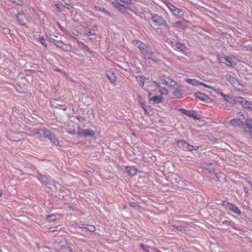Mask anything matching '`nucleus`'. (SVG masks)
I'll use <instances>...</instances> for the list:
<instances>
[{
    "mask_svg": "<svg viewBox=\"0 0 252 252\" xmlns=\"http://www.w3.org/2000/svg\"><path fill=\"white\" fill-rule=\"evenodd\" d=\"M250 106L251 107H250V108L249 109L252 111V105H250Z\"/></svg>",
    "mask_w": 252,
    "mask_h": 252,
    "instance_id": "4d7b16f0",
    "label": "nucleus"
},
{
    "mask_svg": "<svg viewBox=\"0 0 252 252\" xmlns=\"http://www.w3.org/2000/svg\"><path fill=\"white\" fill-rule=\"evenodd\" d=\"M64 6L68 9H70L71 8H72V6L71 4H70L69 3H65Z\"/></svg>",
    "mask_w": 252,
    "mask_h": 252,
    "instance_id": "58836bf2",
    "label": "nucleus"
},
{
    "mask_svg": "<svg viewBox=\"0 0 252 252\" xmlns=\"http://www.w3.org/2000/svg\"><path fill=\"white\" fill-rule=\"evenodd\" d=\"M72 33L75 36H80L82 34L81 32L77 30H74L72 31Z\"/></svg>",
    "mask_w": 252,
    "mask_h": 252,
    "instance_id": "f704fd0d",
    "label": "nucleus"
},
{
    "mask_svg": "<svg viewBox=\"0 0 252 252\" xmlns=\"http://www.w3.org/2000/svg\"><path fill=\"white\" fill-rule=\"evenodd\" d=\"M113 6L117 10L120 11H124L126 9V7L124 5L120 4L117 1H113L112 3Z\"/></svg>",
    "mask_w": 252,
    "mask_h": 252,
    "instance_id": "dca6fc26",
    "label": "nucleus"
},
{
    "mask_svg": "<svg viewBox=\"0 0 252 252\" xmlns=\"http://www.w3.org/2000/svg\"><path fill=\"white\" fill-rule=\"evenodd\" d=\"M180 110L183 111V113L187 116L188 112H189V111L186 110L184 109H181Z\"/></svg>",
    "mask_w": 252,
    "mask_h": 252,
    "instance_id": "09e8293b",
    "label": "nucleus"
},
{
    "mask_svg": "<svg viewBox=\"0 0 252 252\" xmlns=\"http://www.w3.org/2000/svg\"><path fill=\"white\" fill-rule=\"evenodd\" d=\"M54 70L56 71H60V72L61 71V70L58 67L55 68Z\"/></svg>",
    "mask_w": 252,
    "mask_h": 252,
    "instance_id": "603ef678",
    "label": "nucleus"
},
{
    "mask_svg": "<svg viewBox=\"0 0 252 252\" xmlns=\"http://www.w3.org/2000/svg\"><path fill=\"white\" fill-rule=\"evenodd\" d=\"M230 124L234 126H243L242 125H241V122L240 121H239V120H237V119H236V118H234V119H232L230 121Z\"/></svg>",
    "mask_w": 252,
    "mask_h": 252,
    "instance_id": "5701e85b",
    "label": "nucleus"
},
{
    "mask_svg": "<svg viewBox=\"0 0 252 252\" xmlns=\"http://www.w3.org/2000/svg\"><path fill=\"white\" fill-rule=\"evenodd\" d=\"M130 205L131 207L133 208H136L137 207H138V205L134 202H131L130 203Z\"/></svg>",
    "mask_w": 252,
    "mask_h": 252,
    "instance_id": "a18cd8bd",
    "label": "nucleus"
},
{
    "mask_svg": "<svg viewBox=\"0 0 252 252\" xmlns=\"http://www.w3.org/2000/svg\"><path fill=\"white\" fill-rule=\"evenodd\" d=\"M17 17L18 22L21 25H26L29 22L28 18L22 13H19Z\"/></svg>",
    "mask_w": 252,
    "mask_h": 252,
    "instance_id": "9d476101",
    "label": "nucleus"
},
{
    "mask_svg": "<svg viewBox=\"0 0 252 252\" xmlns=\"http://www.w3.org/2000/svg\"><path fill=\"white\" fill-rule=\"evenodd\" d=\"M166 5L167 7L169 9V10L171 11V12L173 13V12L175 10V9L177 8L175 6H174L172 4L169 2H165Z\"/></svg>",
    "mask_w": 252,
    "mask_h": 252,
    "instance_id": "393cba45",
    "label": "nucleus"
},
{
    "mask_svg": "<svg viewBox=\"0 0 252 252\" xmlns=\"http://www.w3.org/2000/svg\"><path fill=\"white\" fill-rule=\"evenodd\" d=\"M77 119L78 120H80L81 119V117H77Z\"/></svg>",
    "mask_w": 252,
    "mask_h": 252,
    "instance_id": "bf43d9fd",
    "label": "nucleus"
},
{
    "mask_svg": "<svg viewBox=\"0 0 252 252\" xmlns=\"http://www.w3.org/2000/svg\"><path fill=\"white\" fill-rule=\"evenodd\" d=\"M227 80L231 83L232 85H233L235 87H237L239 85H240V83L237 80V79L230 75H227L226 76Z\"/></svg>",
    "mask_w": 252,
    "mask_h": 252,
    "instance_id": "ddd939ff",
    "label": "nucleus"
},
{
    "mask_svg": "<svg viewBox=\"0 0 252 252\" xmlns=\"http://www.w3.org/2000/svg\"><path fill=\"white\" fill-rule=\"evenodd\" d=\"M3 32L5 34H8L10 32V30L8 28H5L3 29Z\"/></svg>",
    "mask_w": 252,
    "mask_h": 252,
    "instance_id": "ea45409f",
    "label": "nucleus"
},
{
    "mask_svg": "<svg viewBox=\"0 0 252 252\" xmlns=\"http://www.w3.org/2000/svg\"><path fill=\"white\" fill-rule=\"evenodd\" d=\"M219 94L223 97L224 100L230 103H237L238 96H229V95H226L222 93H220Z\"/></svg>",
    "mask_w": 252,
    "mask_h": 252,
    "instance_id": "6e6552de",
    "label": "nucleus"
},
{
    "mask_svg": "<svg viewBox=\"0 0 252 252\" xmlns=\"http://www.w3.org/2000/svg\"><path fill=\"white\" fill-rule=\"evenodd\" d=\"M138 100H139V104L140 105V106L144 109H145V108H144V106L145 105L144 103L141 102L140 101V97H138Z\"/></svg>",
    "mask_w": 252,
    "mask_h": 252,
    "instance_id": "49530a36",
    "label": "nucleus"
},
{
    "mask_svg": "<svg viewBox=\"0 0 252 252\" xmlns=\"http://www.w3.org/2000/svg\"><path fill=\"white\" fill-rule=\"evenodd\" d=\"M139 83H140V85L141 86V87H143L144 86V81H143V79H142L141 77L140 78V80H139Z\"/></svg>",
    "mask_w": 252,
    "mask_h": 252,
    "instance_id": "37998d69",
    "label": "nucleus"
},
{
    "mask_svg": "<svg viewBox=\"0 0 252 252\" xmlns=\"http://www.w3.org/2000/svg\"><path fill=\"white\" fill-rule=\"evenodd\" d=\"M187 116L192 117L196 119H199L196 112L194 111H189V112H188Z\"/></svg>",
    "mask_w": 252,
    "mask_h": 252,
    "instance_id": "bb28decb",
    "label": "nucleus"
},
{
    "mask_svg": "<svg viewBox=\"0 0 252 252\" xmlns=\"http://www.w3.org/2000/svg\"><path fill=\"white\" fill-rule=\"evenodd\" d=\"M164 101V99L162 96H154L149 98L150 103L153 104H157L161 103Z\"/></svg>",
    "mask_w": 252,
    "mask_h": 252,
    "instance_id": "f8f14e48",
    "label": "nucleus"
},
{
    "mask_svg": "<svg viewBox=\"0 0 252 252\" xmlns=\"http://www.w3.org/2000/svg\"><path fill=\"white\" fill-rule=\"evenodd\" d=\"M245 123L247 126L252 130L251 131H252V119H247Z\"/></svg>",
    "mask_w": 252,
    "mask_h": 252,
    "instance_id": "c85d7f7f",
    "label": "nucleus"
},
{
    "mask_svg": "<svg viewBox=\"0 0 252 252\" xmlns=\"http://www.w3.org/2000/svg\"><path fill=\"white\" fill-rule=\"evenodd\" d=\"M55 230H56L55 229H52V228L50 229V231H51V232H54V231H55Z\"/></svg>",
    "mask_w": 252,
    "mask_h": 252,
    "instance_id": "5fc2aeb1",
    "label": "nucleus"
},
{
    "mask_svg": "<svg viewBox=\"0 0 252 252\" xmlns=\"http://www.w3.org/2000/svg\"><path fill=\"white\" fill-rule=\"evenodd\" d=\"M186 81L189 84L193 86H197L198 85H201V86H204L208 89L212 90L215 92H217L216 90L212 86L206 85V84H205L202 82H201L195 79H186Z\"/></svg>",
    "mask_w": 252,
    "mask_h": 252,
    "instance_id": "20e7f679",
    "label": "nucleus"
},
{
    "mask_svg": "<svg viewBox=\"0 0 252 252\" xmlns=\"http://www.w3.org/2000/svg\"><path fill=\"white\" fill-rule=\"evenodd\" d=\"M140 246H141V247L142 248V249H143V250L145 252H149L150 247L149 246H145L143 244H141Z\"/></svg>",
    "mask_w": 252,
    "mask_h": 252,
    "instance_id": "473e14b6",
    "label": "nucleus"
},
{
    "mask_svg": "<svg viewBox=\"0 0 252 252\" xmlns=\"http://www.w3.org/2000/svg\"><path fill=\"white\" fill-rule=\"evenodd\" d=\"M158 90L159 92L160 93V96L166 95L168 94V91L167 89L164 88H163L161 86H158Z\"/></svg>",
    "mask_w": 252,
    "mask_h": 252,
    "instance_id": "aec40b11",
    "label": "nucleus"
},
{
    "mask_svg": "<svg viewBox=\"0 0 252 252\" xmlns=\"http://www.w3.org/2000/svg\"><path fill=\"white\" fill-rule=\"evenodd\" d=\"M153 84H154L158 88V86H160L158 83L156 81H154L153 82Z\"/></svg>",
    "mask_w": 252,
    "mask_h": 252,
    "instance_id": "8fccbe9b",
    "label": "nucleus"
},
{
    "mask_svg": "<svg viewBox=\"0 0 252 252\" xmlns=\"http://www.w3.org/2000/svg\"><path fill=\"white\" fill-rule=\"evenodd\" d=\"M244 189H245V190L246 191H247V189H247V188H245Z\"/></svg>",
    "mask_w": 252,
    "mask_h": 252,
    "instance_id": "052dcab7",
    "label": "nucleus"
},
{
    "mask_svg": "<svg viewBox=\"0 0 252 252\" xmlns=\"http://www.w3.org/2000/svg\"><path fill=\"white\" fill-rule=\"evenodd\" d=\"M45 137L48 138L50 141L55 145H59V142L56 137L53 134L50 133V132H45L44 133Z\"/></svg>",
    "mask_w": 252,
    "mask_h": 252,
    "instance_id": "1a4fd4ad",
    "label": "nucleus"
},
{
    "mask_svg": "<svg viewBox=\"0 0 252 252\" xmlns=\"http://www.w3.org/2000/svg\"><path fill=\"white\" fill-rule=\"evenodd\" d=\"M226 207L228 209L232 211L235 213L237 214H240V210L235 205L229 203L227 204Z\"/></svg>",
    "mask_w": 252,
    "mask_h": 252,
    "instance_id": "2eb2a0df",
    "label": "nucleus"
},
{
    "mask_svg": "<svg viewBox=\"0 0 252 252\" xmlns=\"http://www.w3.org/2000/svg\"><path fill=\"white\" fill-rule=\"evenodd\" d=\"M196 98L199 99V100L203 101H207L209 99V97L200 92H197L194 94Z\"/></svg>",
    "mask_w": 252,
    "mask_h": 252,
    "instance_id": "4468645a",
    "label": "nucleus"
},
{
    "mask_svg": "<svg viewBox=\"0 0 252 252\" xmlns=\"http://www.w3.org/2000/svg\"><path fill=\"white\" fill-rule=\"evenodd\" d=\"M250 135L251 137L252 138V131L250 132Z\"/></svg>",
    "mask_w": 252,
    "mask_h": 252,
    "instance_id": "6e6d98bb",
    "label": "nucleus"
},
{
    "mask_svg": "<svg viewBox=\"0 0 252 252\" xmlns=\"http://www.w3.org/2000/svg\"><path fill=\"white\" fill-rule=\"evenodd\" d=\"M55 44H56V45L57 46H58V47H61V48H63V45H65V44H64L62 41H60V40H57V41L56 42V43H55ZM65 45H66V44H65ZM67 45H66V46H67Z\"/></svg>",
    "mask_w": 252,
    "mask_h": 252,
    "instance_id": "72a5a7b5",
    "label": "nucleus"
},
{
    "mask_svg": "<svg viewBox=\"0 0 252 252\" xmlns=\"http://www.w3.org/2000/svg\"><path fill=\"white\" fill-rule=\"evenodd\" d=\"M58 25L62 31L63 32H66V30L63 27H62L59 23H58Z\"/></svg>",
    "mask_w": 252,
    "mask_h": 252,
    "instance_id": "a19ab883",
    "label": "nucleus"
},
{
    "mask_svg": "<svg viewBox=\"0 0 252 252\" xmlns=\"http://www.w3.org/2000/svg\"><path fill=\"white\" fill-rule=\"evenodd\" d=\"M151 95H152L151 93L149 92V96H150Z\"/></svg>",
    "mask_w": 252,
    "mask_h": 252,
    "instance_id": "13d9d810",
    "label": "nucleus"
},
{
    "mask_svg": "<svg viewBox=\"0 0 252 252\" xmlns=\"http://www.w3.org/2000/svg\"><path fill=\"white\" fill-rule=\"evenodd\" d=\"M67 132L71 135H74L75 134L76 132H75V131L74 130H68L67 131Z\"/></svg>",
    "mask_w": 252,
    "mask_h": 252,
    "instance_id": "c03bdc74",
    "label": "nucleus"
},
{
    "mask_svg": "<svg viewBox=\"0 0 252 252\" xmlns=\"http://www.w3.org/2000/svg\"><path fill=\"white\" fill-rule=\"evenodd\" d=\"M126 171L130 176H134L136 174L137 169L133 166H130L126 168Z\"/></svg>",
    "mask_w": 252,
    "mask_h": 252,
    "instance_id": "f3484780",
    "label": "nucleus"
},
{
    "mask_svg": "<svg viewBox=\"0 0 252 252\" xmlns=\"http://www.w3.org/2000/svg\"><path fill=\"white\" fill-rule=\"evenodd\" d=\"M173 26L175 27L179 28L181 27L182 24L180 22H176L173 24Z\"/></svg>",
    "mask_w": 252,
    "mask_h": 252,
    "instance_id": "e433bc0d",
    "label": "nucleus"
},
{
    "mask_svg": "<svg viewBox=\"0 0 252 252\" xmlns=\"http://www.w3.org/2000/svg\"><path fill=\"white\" fill-rule=\"evenodd\" d=\"M161 81L163 85H167L174 90L180 89L181 88V84L167 77H162Z\"/></svg>",
    "mask_w": 252,
    "mask_h": 252,
    "instance_id": "f03ea898",
    "label": "nucleus"
},
{
    "mask_svg": "<svg viewBox=\"0 0 252 252\" xmlns=\"http://www.w3.org/2000/svg\"><path fill=\"white\" fill-rule=\"evenodd\" d=\"M175 47L181 51H183L184 49V45L180 42H177L175 44Z\"/></svg>",
    "mask_w": 252,
    "mask_h": 252,
    "instance_id": "c756f323",
    "label": "nucleus"
},
{
    "mask_svg": "<svg viewBox=\"0 0 252 252\" xmlns=\"http://www.w3.org/2000/svg\"><path fill=\"white\" fill-rule=\"evenodd\" d=\"M107 77L112 83H114L116 80V76L113 73H111L110 75L107 74Z\"/></svg>",
    "mask_w": 252,
    "mask_h": 252,
    "instance_id": "a878e982",
    "label": "nucleus"
},
{
    "mask_svg": "<svg viewBox=\"0 0 252 252\" xmlns=\"http://www.w3.org/2000/svg\"><path fill=\"white\" fill-rule=\"evenodd\" d=\"M133 44L138 48L141 53L149 59H151L155 62L158 60L156 55H154V53L149 49V47L144 44L143 43L138 40H133Z\"/></svg>",
    "mask_w": 252,
    "mask_h": 252,
    "instance_id": "f257e3e1",
    "label": "nucleus"
},
{
    "mask_svg": "<svg viewBox=\"0 0 252 252\" xmlns=\"http://www.w3.org/2000/svg\"><path fill=\"white\" fill-rule=\"evenodd\" d=\"M173 14L177 17H183L184 15V12L177 8L173 12Z\"/></svg>",
    "mask_w": 252,
    "mask_h": 252,
    "instance_id": "412c9836",
    "label": "nucleus"
},
{
    "mask_svg": "<svg viewBox=\"0 0 252 252\" xmlns=\"http://www.w3.org/2000/svg\"><path fill=\"white\" fill-rule=\"evenodd\" d=\"M38 180L43 183H47L48 181V179L47 177L45 176H42L40 175L38 177Z\"/></svg>",
    "mask_w": 252,
    "mask_h": 252,
    "instance_id": "cd10ccee",
    "label": "nucleus"
},
{
    "mask_svg": "<svg viewBox=\"0 0 252 252\" xmlns=\"http://www.w3.org/2000/svg\"><path fill=\"white\" fill-rule=\"evenodd\" d=\"M94 34V32H92V31L90 29H89L88 32L87 33V35L88 36H91V35H93Z\"/></svg>",
    "mask_w": 252,
    "mask_h": 252,
    "instance_id": "79ce46f5",
    "label": "nucleus"
},
{
    "mask_svg": "<svg viewBox=\"0 0 252 252\" xmlns=\"http://www.w3.org/2000/svg\"><path fill=\"white\" fill-rule=\"evenodd\" d=\"M176 91L173 93V95L175 97L179 98L182 97L183 93L180 89L175 90Z\"/></svg>",
    "mask_w": 252,
    "mask_h": 252,
    "instance_id": "4be33fe9",
    "label": "nucleus"
},
{
    "mask_svg": "<svg viewBox=\"0 0 252 252\" xmlns=\"http://www.w3.org/2000/svg\"><path fill=\"white\" fill-rule=\"evenodd\" d=\"M151 249L155 251V252H157V251L158 250L155 247H152Z\"/></svg>",
    "mask_w": 252,
    "mask_h": 252,
    "instance_id": "864d4df0",
    "label": "nucleus"
},
{
    "mask_svg": "<svg viewBox=\"0 0 252 252\" xmlns=\"http://www.w3.org/2000/svg\"><path fill=\"white\" fill-rule=\"evenodd\" d=\"M119 1L123 2L125 4H127V5L131 3V0H120Z\"/></svg>",
    "mask_w": 252,
    "mask_h": 252,
    "instance_id": "4c0bfd02",
    "label": "nucleus"
},
{
    "mask_svg": "<svg viewBox=\"0 0 252 252\" xmlns=\"http://www.w3.org/2000/svg\"><path fill=\"white\" fill-rule=\"evenodd\" d=\"M237 103H240L243 107L246 108L248 109L250 108L251 107L250 105H252V104L246 100L245 98L239 96H238Z\"/></svg>",
    "mask_w": 252,
    "mask_h": 252,
    "instance_id": "9b49d317",
    "label": "nucleus"
},
{
    "mask_svg": "<svg viewBox=\"0 0 252 252\" xmlns=\"http://www.w3.org/2000/svg\"><path fill=\"white\" fill-rule=\"evenodd\" d=\"M177 144L179 147L182 148L184 150L191 151L192 150H197L198 149V147H194L182 140L177 141Z\"/></svg>",
    "mask_w": 252,
    "mask_h": 252,
    "instance_id": "7ed1b4c3",
    "label": "nucleus"
},
{
    "mask_svg": "<svg viewBox=\"0 0 252 252\" xmlns=\"http://www.w3.org/2000/svg\"><path fill=\"white\" fill-rule=\"evenodd\" d=\"M152 22L156 26L162 25L165 24V21L163 18L157 14L152 15Z\"/></svg>",
    "mask_w": 252,
    "mask_h": 252,
    "instance_id": "0eeeda50",
    "label": "nucleus"
},
{
    "mask_svg": "<svg viewBox=\"0 0 252 252\" xmlns=\"http://www.w3.org/2000/svg\"><path fill=\"white\" fill-rule=\"evenodd\" d=\"M47 220L49 221H54L57 219V217L55 215H51L47 217Z\"/></svg>",
    "mask_w": 252,
    "mask_h": 252,
    "instance_id": "2f4dec72",
    "label": "nucleus"
},
{
    "mask_svg": "<svg viewBox=\"0 0 252 252\" xmlns=\"http://www.w3.org/2000/svg\"><path fill=\"white\" fill-rule=\"evenodd\" d=\"M77 134L80 137H93L95 134L94 132L91 129H81Z\"/></svg>",
    "mask_w": 252,
    "mask_h": 252,
    "instance_id": "423d86ee",
    "label": "nucleus"
},
{
    "mask_svg": "<svg viewBox=\"0 0 252 252\" xmlns=\"http://www.w3.org/2000/svg\"><path fill=\"white\" fill-rule=\"evenodd\" d=\"M219 62L220 63H225L228 66H233L235 65V59L232 57L226 56L219 58Z\"/></svg>",
    "mask_w": 252,
    "mask_h": 252,
    "instance_id": "39448f33",
    "label": "nucleus"
},
{
    "mask_svg": "<svg viewBox=\"0 0 252 252\" xmlns=\"http://www.w3.org/2000/svg\"><path fill=\"white\" fill-rule=\"evenodd\" d=\"M236 119L239 120L241 122V125L243 126L245 124L246 119L243 115V113L241 112H238L236 115Z\"/></svg>",
    "mask_w": 252,
    "mask_h": 252,
    "instance_id": "a211bd4d",
    "label": "nucleus"
},
{
    "mask_svg": "<svg viewBox=\"0 0 252 252\" xmlns=\"http://www.w3.org/2000/svg\"><path fill=\"white\" fill-rule=\"evenodd\" d=\"M55 5L57 9H60V5L59 3H56Z\"/></svg>",
    "mask_w": 252,
    "mask_h": 252,
    "instance_id": "3c124183",
    "label": "nucleus"
},
{
    "mask_svg": "<svg viewBox=\"0 0 252 252\" xmlns=\"http://www.w3.org/2000/svg\"><path fill=\"white\" fill-rule=\"evenodd\" d=\"M173 227L178 231H182L184 230V227L182 226L173 225Z\"/></svg>",
    "mask_w": 252,
    "mask_h": 252,
    "instance_id": "c9c22d12",
    "label": "nucleus"
},
{
    "mask_svg": "<svg viewBox=\"0 0 252 252\" xmlns=\"http://www.w3.org/2000/svg\"><path fill=\"white\" fill-rule=\"evenodd\" d=\"M38 40L40 42V43L43 46H46V41L45 39L44 38L43 36H39L37 37Z\"/></svg>",
    "mask_w": 252,
    "mask_h": 252,
    "instance_id": "7c9ffc66",
    "label": "nucleus"
},
{
    "mask_svg": "<svg viewBox=\"0 0 252 252\" xmlns=\"http://www.w3.org/2000/svg\"><path fill=\"white\" fill-rule=\"evenodd\" d=\"M180 110L183 111V113L187 116L188 112H189V111L186 110L184 109H181Z\"/></svg>",
    "mask_w": 252,
    "mask_h": 252,
    "instance_id": "de8ad7c7",
    "label": "nucleus"
},
{
    "mask_svg": "<svg viewBox=\"0 0 252 252\" xmlns=\"http://www.w3.org/2000/svg\"><path fill=\"white\" fill-rule=\"evenodd\" d=\"M79 227L82 228H85L91 232H94L95 230V226L93 225H86L85 224H83L79 225Z\"/></svg>",
    "mask_w": 252,
    "mask_h": 252,
    "instance_id": "6ab92c4d",
    "label": "nucleus"
},
{
    "mask_svg": "<svg viewBox=\"0 0 252 252\" xmlns=\"http://www.w3.org/2000/svg\"><path fill=\"white\" fill-rule=\"evenodd\" d=\"M94 9L96 11H100V12H103L104 13V14H109V12L104 8H101L99 6H97L96 5H94Z\"/></svg>",
    "mask_w": 252,
    "mask_h": 252,
    "instance_id": "b1692460",
    "label": "nucleus"
},
{
    "mask_svg": "<svg viewBox=\"0 0 252 252\" xmlns=\"http://www.w3.org/2000/svg\"><path fill=\"white\" fill-rule=\"evenodd\" d=\"M115 1H119L120 0H115Z\"/></svg>",
    "mask_w": 252,
    "mask_h": 252,
    "instance_id": "680f3d73",
    "label": "nucleus"
}]
</instances>
